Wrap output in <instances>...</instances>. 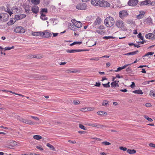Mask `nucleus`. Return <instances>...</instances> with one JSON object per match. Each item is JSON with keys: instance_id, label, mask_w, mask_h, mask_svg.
I'll list each match as a JSON object with an SVG mask.
<instances>
[{"instance_id": "obj_45", "label": "nucleus", "mask_w": 155, "mask_h": 155, "mask_svg": "<svg viewBox=\"0 0 155 155\" xmlns=\"http://www.w3.org/2000/svg\"><path fill=\"white\" fill-rule=\"evenodd\" d=\"M137 19H140L143 18V14H139L137 16Z\"/></svg>"}, {"instance_id": "obj_17", "label": "nucleus", "mask_w": 155, "mask_h": 155, "mask_svg": "<svg viewBox=\"0 0 155 155\" xmlns=\"http://www.w3.org/2000/svg\"><path fill=\"white\" fill-rule=\"evenodd\" d=\"M101 19L99 17L97 18V19L94 24V25H96L99 24L101 23Z\"/></svg>"}, {"instance_id": "obj_55", "label": "nucleus", "mask_w": 155, "mask_h": 155, "mask_svg": "<svg viewBox=\"0 0 155 155\" xmlns=\"http://www.w3.org/2000/svg\"><path fill=\"white\" fill-rule=\"evenodd\" d=\"M149 146L150 147L155 148V144H154L153 143H150L149 144Z\"/></svg>"}, {"instance_id": "obj_42", "label": "nucleus", "mask_w": 155, "mask_h": 155, "mask_svg": "<svg viewBox=\"0 0 155 155\" xmlns=\"http://www.w3.org/2000/svg\"><path fill=\"white\" fill-rule=\"evenodd\" d=\"M18 119L21 121L23 123H25V119L22 118H20L19 119L18 118Z\"/></svg>"}, {"instance_id": "obj_57", "label": "nucleus", "mask_w": 155, "mask_h": 155, "mask_svg": "<svg viewBox=\"0 0 155 155\" xmlns=\"http://www.w3.org/2000/svg\"><path fill=\"white\" fill-rule=\"evenodd\" d=\"M155 5V2H151V1H150V5L154 6Z\"/></svg>"}, {"instance_id": "obj_15", "label": "nucleus", "mask_w": 155, "mask_h": 155, "mask_svg": "<svg viewBox=\"0 0 155 155\" xmlns=\"http://www.w3.org/2000/svg\"><path fill=\"white\" fill-rule=\"evenodd\" d=\"M127 13L126 11L123 10L119 12L120 17L121 18H123L124 17L127 15Z\"/></svg>"}, {"instance_id": "obj_44", "label": "nucleus", "mask_w": 155, "mask_h": 155, "mask_svg": "<svg viewBox=\"0 0 155 155\" xmlns=\"http://www.w3.org/2000/svg\"><path fill=\"white\" fill-rule=\"evenodd\" d=\"M14 48V47L12 46L11 47H5L4 49H5V50H10L12 49H13Z\"/></svg>"}, {"instance_id": "obj_43", "label": "nucleus", "mask_w": 155, "mask_h": 155, "mask_svg": "<svg viewBox=\"0 0 155 155\" xmlns=\"http://www.w3.org/2000/svg\"><path fill=\"white\" fill-rule=\"evenodd\" d=\"M102 144H104L105 145H110L111 143L108 142L107 141H105V142H103L102 143Z\"/></svg>"}, {"instance_id": "obj_18", "label": "nucleus", "mask_w": 155, "mask_h": 155, "mask_svg": "<svg viewBox=\"0 0 155 155\" xmlns=\"http://www.w3.org/2000/svg\"><path fill=\"white\" fill-rule=\"evenodd\" d=\"M111 87H119V85L117 83V81H113L111 83Z\"/></svg>"}, {"instance_id": "obj_6", "label": "nucleus", "mask_w": 155, "mask_h": 155, "mask_svg": "<svg viewBox=\"0 0 155 155\" xmlns=\"http://www.w3.org/2000/svg\"><path fill=\"white\" fill-rule=\"evenodd\" d=\"M110 4L107 1H102L100 4V6L101 7H108L110 6Z\"/></svg>"}, {"instance_id": "obj_58", "label": "nucleus", "mask_w": 155, "mask_h": 155, "mask_svg": "<svg viewBox=\"0 0 155 155\" xmlns=\"http://www.w3.org/2000/svg\"><path fill=\"white\" fill-rule=\"evenodd\" d=\"M40 18L42 19V20H47L48 19V18L46 17H40Z\"/></svg>"}, {"instance_id": "obj_30", "label": "nucleus", "mask_w": 155, "mask_h": 155, "mask_svg": "<svg viewBox=\"0 0 155 155\" xmlns=\"http://www.w3.org/2000/svg\"><path fill=\"white\" fill-rule=\"evenodd\" d=\"M110 82H108L106 84H102V85L105 87H110Z\"/></svg>"}, {"instance_id": "obj_33", "label": "nucleus", "mask_w": 155, "mask_h": 155, "mask_svg": "<svg viewBox=\"0 0 155 155\" xmlns=\"http://www.w3.org/2000/svg\"><path fill=\"white\" fill-rule=\"evenodd\" d=\"M127 22L129 24H134V21H133V20L131 19H129L127 20Z\"/></svg>"}, {"instance_id": "obj_63", "label": "nucleus", "mask_w": 155, "mask_h": 155, "mask_svg": "<svg viewBox=\"0 0 155 155\" xmlns=\"http://www.w3.org/2000/svg\"><path fill=\"white\" fill-rule=\"evenodd\" d=\"M10 22V23L8 22V23L9 25H12L14 23L13 21L12 20H11Z\"/></svg>"}, {"instance_id": "obj_64", "label": "nucleus", "mask_w": 155, "mask_h": 155, "mask_svg": "<svg viewBox=\"0 0 155 155\" xmlns=\"http://www.w3.org/2000/svg\"><path fill=\"white\" fill-rule=\"evenodd\" d=\"M145 106L146 107H150V106H151V105L150 103H146L145 104Z\"/></svg>"}, {"instance_id": "obj_7", "label": "nucleus", "mask_w": 155, "mask_h": 155, "mask_svg": "<svg viewBox=\"0 0 155 155\" xmlns=\"http://www.w3.org/2000/svg\"><path fill=\"white\" fill-rule=\"evenodd\" d=\"M145 37L147 39H149L153 40L155 39V35L151 33H149L145 35Z\"/></svg>"}, {"instance_id": "obj_22", "label": "nucleus", "mask_w": 155, "mask_h": 155, "mask_svg": "<svg viewBox=\"0 0 155 155\" xmlns=\"http://www.w3.org/2000/svg\"><path fill=\"white\" fill-rule=\"evenodd\" d=\"M127 152L129 154H133L135 153L136 151L134 149L130 150L128 149L127 150Z\"/></svg>"}, {"instance_id": "obj_21", "label": "nucleus", "mask_w": 155, "mask_h": 155, "mask_svg": "<svg viewBox=\"0 0 155 155\" xmlns=\"http://www.w3.org/2000/svg\"><path fill=\"white\" fill-rule=\"evenodd\" d=\"M32 3L35 5H37L40 2V0H31Z\"/></svg>"}, {"instance_id": "obj_52", "label": "nucleus", "mask_w": 155, "mask_h": 155, "mask_svg": "<svg viewBox=\"0 0 155 155\" xmlns=\"http://www.w3.org/2000/svg\"><path fill=\"white\" fill-rule=\"evenodd\" d=\"M99 58L95 57V58H91L90 59V60L97 61V60H99Z\"/></svg>"}, {"instance_id": "obj_32", "label": "nucleus", "mask_w": 155, "mask_h": 155, "mask_svg": "<svg viewBox=\"0 0 155 155\" xmlns=\"http://www.w3.org/2000/svg\"><path fill=\"white\" fill-rule=\"evenodd\" d=\"M150 95L155 97V91H151L150 92Z\"/></svg>"}, {"instance_id": "obj_41", "label": "nucleus", "mask_w": 155, "mask_h": 155, "mask_svg": "<svg viewBox=\"0 0 155 155\" xmlns=\"http://www.w3.org/2000/svg\"><path fill=\"white\" fill-rule=\"evenodd\" d=\"M31 56V57L32 58H41L42 57H39V56L37 55H32Z\"/></svg>"}, {"instance_id": "obj_1", "label": "nucleus", "mask_w": 155, "mask_h": 155, "mask_svg": "<svg viewBox=\"0 0 155 155\" xmlns=\"http://www.w3.org/2000/svg\"><path fill=\"white\" fill-rule=\"evenodd\" d=\"M115 21L113 18L111 16L107 17L104 20L105 25L107 27L112 26L114 24Z\"/></svg>"}, {"instance_id": "obj_10", "label": "nucleus", "mask_w": 155, "mask_h": 155, "mask_svg": "<svg viewBox=\"0 0 155 155\" xmlns=\"http://www.w3.org/2000/svg\"><path fill=\"white\" fill-rule=\"evenodd\" d=\"M150 0H146L140 2L139 3V4L140 6L145 5H150Z\"/></svg>"}, {"instance_id": "obj_8", "label": "nucleus", "mask_w": 155, "mask_h": 155, "mask_svg": "<svg viewBox=\"0 0 155 155\" xmlns=\"http://www.w3.org/2000/svg\"><path fill=\"white\" fill-rule=\"evenodd\" d=\"M51 34L47 31H44L41 32V36L42 37L48 38L51 37Z\"/></svg>"}, {"instance_id": "obj_34", "label": "nucleus", "mask_w": 155, "mask_h": 155, "mask_svg": "<svg viewBox=\"0 0 155 155\" xmlns=\"http://www.w3.org/2000/svg\"><path fill=\"white\" fill-rule=\"evenodd\" d=\"M141 33H140L139 34L137 35V37L140 38L141 40H143V37L141 35Z\"/></svg>"}, {"instance_id": "obj_12", "label": "nucleus", "mask_w": 155, "mask_h": 155, "mask_svg": "<svg viewBox=\"0 0 155 155\" xmlns=\"http://www.w3.org/2000/svg\"><path fill=\"white\" fill-rule=\"evenodd\" d=\"M26 15L24 14H21V15H15V19L18 20L23 19L25 18Z\"/></svg>"}, {"instance_id": "obj_25", "label": "nucleus", "mask_w": 155, "mask_h": 155, "mask_svg": "<svg viewBox=\"0 0 155 155\" xmlns=\"http://www.w3.org/2000/svg\"><path fill=\"white\" fill-rule=\"evenodd\" d=\"M133 92L135 94H143V92L141 90H136L133 91Z\"/></svg>"}, {"instance_id": "obj_59", "label": "nucleus", "mask_w": 155, "mask_h": 155, "mask_svg": "<svg viewBox=\"0 0 155 155\" xmlns=\"http://www.w3.org/2000/svg\"><path fill=\"white\" fill-rule=\"evenodd\" d=\"M31 117L35 120H39V119L37 117L33 116H31Z\"/></svg>"}, {"instance_id": "obj_47", "label": "nucleus", "mask_w": 155, "mask_h": 155, "mask_svg": "<svg viewBox=\"0 0 155 155\" xmlns=\"http://www.w3.org/2000/svg\"><path fill=\"white\" fill-rule=\"evenodd\" d=\"M74 25L71 24V23H69L68 24V27L69 29H71V28L72 27V28H74Z\"/></svg>"}, {"instance_id": "obj_35", "label": "nucleus", "mask_w": 155, "mask_h": 155, "mask_svg": "<svg viewBox=\"0 0 155 155\" xmlns=\"http://www.w3.org/2000/svg\"><path fill=\"white\" fill-rule=\"evenodd\" d=\"M144 117L147 120H148L150 122H152L153 120L151 118H149L148 116L147 115H145Z\"/></svg>"}, {"instance_id": "obj_9", "label": "nucleus", "mask_w": 155, "mask_h": 155, "mask_svg": "<svg viewBox=\"0 0 155 155\" xmlns=\"http://www.w3.org/2000/svg\"><path fill=\"white\" fill-rule=\"evenodd\" d=\"M88 51V50H84V49H77V50H74L72 49L71 50H66V51L68 53H74L76 52H79L80 51Z\"/></svg>"}, {"instance_id": "obj_50", "label": "nucleus", "mask_w": 155, "mask_h": 155, "mask_svg": "<svg viewBox=\"0 0 155 155\" xmlns=\"http://www.w3.org/2000/svg\"><path fill=\"white\" fill-rule=\"evenodd\" d=\"M146 21L147 23H149L151 22L152 19L151 18H148L146 19Z\"/></svg>"}, {"instance_id": "obj_2", "label": "nucleus", "mask_w": 155, "mask_h": 155, "mask_svg": "<svg viewBox=\"0 0 155 155\" xmlns=\"http://www.w3.org/2000/svg\"><path fill=\"white\" fill-rule=\"evenodd\" d=\"M76 8L79 10H86L87 8V6L86 3H81L77 4Z\"/></svg>"}, {"instance_id": "obj_31", "label": "nucleus", "mask_w": 155, "mask_h": 155, "mask_svg": "<svg viewBox=\"0 0 155 155\" xmlns=\"http://www.w3.org/2000/svg\"><path fill=\"white\" fill-rule=\"evenodd\" d=\"M154 54L153 52H148L147 54H146L144 55L143 56V57H145L148 55H152Z\"/></svg>"}, {"instance_id": "obj_62", "label": "nucleus", "mask_w": 155, "mask_h": 155, "mask_svg": "<svg viewBox=\"0 0 155 155\" xmlns=\"http://www.w3.org/2000/svg\"><path fill=\"white\" fill-rule=\"evenodd\" d=\"M74 42L75 43V45H76V44L80 45L82 43V41H78V42L75 41V42Z\"/></svg>"}, {"instance_id": "obj_56", "label": "nucleus", "mask_w": 155, "mask_h": 155, "mask_svg": "<svg viewBox=\"0 0 155 155\" xmlns=\"http://www.w3.org/2000/svg\"><path fill=\"white\" fill-rule=\"evenodd\" d=\"M74 104L77 105L79 104L80 103V101H74Z\"/></svg>"}, {"instance_id": "obj_60", "label": "nucleus", "mask_w": 155, "mask_h": 155, "mask_svg": "<svg viewBox=\"0 0 155 155\" xmlns=\"http://www.w3.org/2000/svg\"><path fill=\"white\" fill-rule=\"evenodd\" d=\"M130 86L132 88L134 87L135 86V83L134 82H132V84L130 85Z\"/></svg>"}, {"instance_id": "obj_49", "label": "nucleus", "mask_w": 155, "mask_h": 155, "mask_svg": "<svg viewBox=\"0 0 155 155\" xmlns=\"http://www.w3.org/2000/svg\"><path fill=\"white\" fill-rule=\"evenodd\" d=\"M124 69V68L122 67H119V68H118L117 69V70H115V72H117L119 71H120L122 69Z\"/></svg>"}, {"instance_id": "obj_24", "label": "nucleus", "mask_w": 155, "mask_h": 155, "mask_svg": "<svg viewBox=\"0 0 155 155\" xmlns=\"http://www.w3.org/2000/svg\"><path fill=\"white\" fill-rule=\"evenodd\" d=\"M102 105L103 106H108L109 104L107 100H104L102 102Z\"/></svg>"}, {"instance_id": "obj_27", "label": "nucleus", "mask_w": 155, "mask_h": 155, "mask_svg": "<svg viewBox=\"0 0 155 155\" xmlns=\"http://www.w3.org/2000/svg\"><path fill=\"white\" fill-rule=\"evenodd\" d=\"M46 145L47 146L49 147L52 150H55V149L54 147L52 145H51L50 144L48 143H47Z\"/></svg>"}, {"instance_id": "obj_36", "label": "nucleus", "mask_w": 155, "mask_h": 155, "mask_svg": "<svg viewBox=\"0 0 155 155\" xmlns=\"http://www.w3.org/2000/svg\"><path fill=\"white\" fill-rule=\"evenodd\" d=\"M39 79L41 80H44L47 79V77L46 76L41 75Z\"/></svg>"}, {"instance_id": "obj_16", "label": "nucleus", "mask_w": 155, "mask_h": 155, "mask_svg": "<svg viewBox=\"0 0 155 155\" xmlns=\"http://www.w3.org/2000/svg\"><path fill=\"white\" fill-rule=\"evenodd\" d=\"M82 23L80 21H76L74 23V26L78 28H80L81 27Z\"/></svg>"}, {"instance_id": "obj_14", "label": "nucleus", "mask_w": 155, "mask_h": 155, "mask_svg": "<svg viewBox=\"0 0 155 155\" xmlns=\"http://www.w3.org/2000/svg\"><path fill=\"white\" fill-rule=\"evenodd\" d=\"M100 0H92L91 2V4L93 5L100 6Z\"/></svg>"}, {"instance_id": "obj_61", "label": "nucleus", "mask_w": 155, "mask_h": 155, "mask_svg": "<svg viewBox=\"0 0 155 155\" xmlns=\"http://www.w3.org/2000/svg\"><path fill=\"white\" fill-rule=\"evenodd\" d=\"M11 144H12V143L13 144V145H17V143L15 141H12L11 142Z\"/></svg>"}, {"instance_id": "obj_51", "label": "nucleus", "mask_w": 155, "mask_h": 155, "mask_svg": "<svg viewBox=\"0 0 155 155\" xmlns=\"http://www.w3.org/2000/svg\"><path fill=\"white\" fill-rule=\"evenodd\" d=\"M100 85H101V82H96L95 84L94 85L95 86H96V87H99Z\"/></svg>"}, {"instance_id": "obj_39", "label": "nucleus", "mask_w": 155, "mask_h": 155, "mask_svg": "<svg viewBox=\"0 0 155 155\" xmlns=\"http://www.w3.org/2000/svg\"><path fill=\"white\" fill-rule=\"evenodd\" d=\"M103 39H108L110 38H114L112 36H105L103 37Z\"/></svg>"}, {"instance_id": "obj_48", "label": "nucleus", "mask_w": 155, "mask_h": 155, "mask_svg": "<svg viewBox=\"0 0 155 155\" xmlns=\"http://www.w3.org/2000/svg\"><path fill=\"white\" fill-rule=\"evenodd\" d=\"M88 110H88V108H83L81 109V111H82L86 112Z\"/></svg>"}, {"instance_id": "obj_28", "label": "nucleus", "mask_w": 155, "mask_h": 155, "mask_svg": "<svg viewBox=\"0 0 155 155\" xmlns=\"http://www.w3.org/2000/svg\"><path fill=\"white\" fill-rule=\"evenodd\" d=\"M126 71L127 72V74H130L132 72V70L131 69L130 67H128L126 69Z\"/></svg>"}, {"instance_id": "obj_26", "label": "nucleus", "mask_w": 155, "mask_h": 155, "mask_svg": "<svg viewBox=\"0 0 155 155\" xmlns=\"http://www.w3.org/2000/svg\"><path fill=\"white\" fill-rule=\"evenodd\" d=\"M33 138L35 139L39 140L42 138V137L39 135H35L33 136Z\"/></svg>"}, {"instance_id": "obj_40", "label": "nucleus", "mask_w": 155, "mask_h": 155, "mask_svg": "<svg viewBox=\"0 0 155 155\" xmlns=\"http://www.w3.org/2000/svg\"><path fill=\"white\" fill-rule=\"evenodd\" d=\"M40 12H42V13H43V12L45 13H47L48 12V10L47 8H42L41 9V11Z\"/></svg>"}, {"instance_id": "obj_23", "label": "nucleus", "mask_w": 155, "mask_h": 155, "mask_svg": "<svg viewBox=\"0 0 155 155\" xmlns=\"http://www.w3.org/2000/svg\"><path fill=\"white\" fill-rule=\"evenodd\" d=\"M30 6L29 5H26L25 8V11L26 13H29L30 11Z\"/></svg>"}, {"instance_id": "obj_54", "label": "nucleus", "mask_w": 155, "mask_h": 155, "mask_svg": "<svg viewBox=\"0 0 155 155\" xmlns=\"http://www.w3.org/2000/svg\"><path fill=\"white\" fill-rule=\"evenodd\" d=\"M104 127V126L102 125H101L100 124H97L96 127H97L98 128H103V127Z\"/></svg>"}, {"instance_id": "obj_46", "label": "nucleus", "mask_w": 155, "mask_h": 155, "mask_svg": "<svg viewBox=\"0 0 155 155\" xmlns=\"http://www.w3.org/2000/svg\"><path fill=\"white\" fill-rule=\"evenodd\" d=\"M119 148L120 149V150H123L124 151H126L127 150V148L124 147H120Z\"/></svg>"}, {"instance_id": "obj_20", "label": "nucleus", "mask_w": 155, "mask_h": 155, "mask_svg": "<svg viewBox=\"0 0 155 155\" xmlns=\"http://www.w3.org/2000/svg\"><path fill=\"white\" fill-rule=\"evenodd\" d=\"M138 52V51L137 50L135 51H133L132 52H129L125 54H124V55H134L137 54Z\"/></svg>"}, {"instance_id": "obj_5", "label": "nucleus", "mask_w": 155, "mask_h": 155, "mask_svg": "<svg viewBox=\"0 0 155 155\" xmlns=\"http://www.w3.org/2000/svg\"><path fill=\"white\" fill-rule=\"evenodd\" d=\"M138 2V0H129L128 4L129 6H134L137 4Z\"/></svg>"}, {"instance_id": "obj_37", "label": "nucleus", "mask_w": 155, "mask_h": 155, "mask_svg": "<svg viewBox=\"0 0 155 155\" xmlns=\"http://www.w3.org/2000/svg\"><path fill=\"white\" fill-rule=\"evenodd\" d=\"M79 127L84 130H87L86 128L81 124H79Z\"/></svg>"}, {"instance_id": "obj_11", "label": "nucleus", "mask_w": 155, "mask_h": 155, "mask_svg": "<svg viewBox=\"0 0 155 155\" xmlns=\"http://www.w3.org/2000/svg\"><path fill=\"white\" fill-rule=\"evenodd\" d=\"M31 10L34 13L36 14L39 12V8L38 6L34 5L32 7Z\"/></svg>"}, {"instance_id": "obj_13", "label": "nucleus", "mask_w": 155, "mask_h": 155, "mask_svg": "<svg viewBox=\"0 0 155 155\" xmlns=\"http://www.w3.org/2000/svg\"><path fill=\"white\" fill-rule=\"evenodd\" d=\"M2 21H6L7 20L9 16L8 14L6 13H4L2 14Z\"/></svg>"}, {"instance_id": "obj_4", "label": "nucleus", "mask_w": 155, "mask_h": 155, "mask_svg": "<svg viewBox=\"0 0 155 155\" xmlns=\"http://www.w3.org/2000/svg\"><path fill=\"white\" fill-rule=\"evenodd\" d=\"M115 25L118 28H121L124 26V22L121 20H118L116 21Z\"/></svg>"}, {"instance_id": "obj_3", "label": "nucleus", "mask_w": 155, "mask_h": 155, "mask_svg": "<svg viewBox=\"0 0 155 155\" xmlns=\"http://www.w3.org/2000/svg\"><path fill=\"white\" fill-rule=\"evenodd\" d=\"M14 31L17 33H23L25 32V29L21 26L16 27L14 29Z\"/></svg>"}, {"instance_id": "obj_29", "label": "nucleus", "mask_w": 155, "mask_h": 155, "mask_svg": "<svg viewBox=\"0 0 155 155\" xmlns=\"http://www.w3.org/2000/svg\"><path fill=\"white\" fill-rule=\"evenodd\" d=\"M25 123L29 124H34V123L32 122L31 121L29 120H25Z\"/></svg>"}, {"instance_id": "obj_38", "label": "nucleus", "mask_w": 155, "mask_h": 155, "mask_svg": "<svg viewBox=\"0 0 155 155\" xmlns=\"http://www.w3.org/2000/svg\"><path fill=\"white\" fill-rule=\"evenodd\" d=\"M97 114L98 115H102L104 114H107V113L104 111H98L97 112Z\"/></svg>"}, {"instance_id": "obj_19", "label": "nucleus", "mask_w": 155, "mask_h": 155, "mask_svg": "<svg viewBox=\"0 0 155 155\" xmlns=\"http://www.w3.org/2000/svg\"><path fill=\"white\" fill-rule=\"evenodd\" d=\"M32 34L34 36H39L40 35L41 36V31L38 32H32Z\"/></svg>"}, {"instance_id": "obj_53", "label": "nucleus", "mask_w": 155, "mask_h": 155, "mask_svg": "<svg viewBox=\"0 0 155 155\" xmlns=\"http://www.w3.org/2000/svg\"><path fill=\"white\" fill-rule=\"evenodd\" d=\"M15 9H17V11H18V8L16 6L15 7H13L11 9V11H12V12H13V10H15Z\"/></svg>"}]
</instances>
